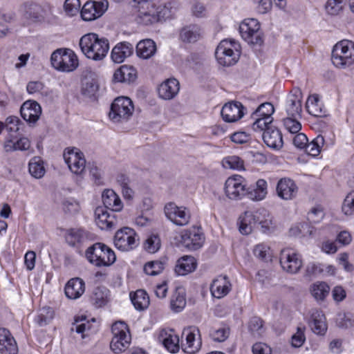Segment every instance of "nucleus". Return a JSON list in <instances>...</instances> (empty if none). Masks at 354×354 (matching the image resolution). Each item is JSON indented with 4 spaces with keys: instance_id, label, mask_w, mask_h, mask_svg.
Segmentation results:
<instances>
[{
    "instance_id": "nucleus-1",
    "label": "nucleus",
    "mask_w": 354,
    "mask_h": 354,
    "mask_svg": "<svg viewBox=\"0 0 354 354\" xmlns=\"http://www.w3.org/2000/svg\"><path fill=\"white\" fill-rule=\"evenodd\" d=\"M80 46L82 53L87 58L95 61L102 60L109 50L108 39L100 37L95 33L83 35L80 40Z\"/></svg>"
},
{
    "instance_id": "nucleus-2",
    "label": "nucleus",
    "mask_w": 354,
    "mask_h": 354,
    "mask_svg": "<svg viewBox=\"0 0 354 354\" xmlns=\"http://www.w3.org/2000/svg\"><path fill=\"white\" fill-rule=\"evenodd\" d=\"M171 3L156 6L154 3L138 7L136 21L144 26H150L171 17Z\"/></svg>"
},
{
    "instance_id": "nucleus-3",
    "label": "nucleus",
    "mask_w": 354,
    "mask_h": 354,
    "mask_svg": "<svg viewBox=\"0 0 354 354\" xmlns=\"http://www.w3.org/2000/svg\"><path fill=\"white\" fill-rule=\"evenodd\" d=\"M331 60L333 65L340 69L354 65V42L344 39L337 42L333 48Z\"/></svg>"
},
{
    "instance_id": "nucleus-4",
    "label": "nucleus",
    "mask_w": 354,
    "mask_h": 354,
    "mask_svg": "<svg viewBox=\"0 0 354 354\" xmlns=\"http://www.w3.org/2000/svg\"><path fill=\"white\" fill-rule=\"evenodd\" d=\"M88 261L97 267H108L113 264L116 256L113 250L102 243H96L86 251Z\"/></svg>"
},
{
    "instance_id": "nucleus-5",
    "label": "nucleus",
    "mask_w": 354,
    "mask_h": 354,
    "mask_svg": "<svg viewBox=\"0 0 354 354\" xmlns=\"http://www.w3.org/2000/svg\"><path fill=\"white\" fill-rule=\"evenodd\" d=\"M239 48V44L234 41L222 40L215 51V57L218 63L223 66L235 64L240 57Z\"/></svg>"
},
{
    "instance_id": "nucleus-6",
    "label": "nucleus",
    "mask_w": 354,
    "mask_h": 354,
    "mask_svg": "<svg viewBox=\"0 0 354 354\" xmlns=\"http://www.w3.org/2000/svg\"><path fill=\"white\" fill-rule=\"evenodd\" d=\"M50 61L54 68L62 72L73 71L79 65L77 55L68 48H59L54 51Z\"/></svg>"
},
{
    "instance_id": "nucleus-7",
    "label": "nucleus",
    "mask_w": 354,
    "mask_h": 354,
    "mask_svg": "<svg viewBox=\"0 0 354 354\" xmlns=\"http://www.w3.org/2000/svg\"><path fill=\"white\" fill-rule=\"evenodd\" d=\"M113 337L110 344L111 350L115 353H120L129 348L131 343V335L126 323L116 322L111 328Z\"/></svg>"
},
{
    "instance_id": "nucleus-8",
    "label": "nucleus",
    "mask_w": 354,
    "mask_h": 354,
    "mask_svg": "<svg viewBox=\"0 0 354 354\" xmlns=\"http://www.w3.org/2000/svg\"><path fill=\"white\" fill-rule=\"evenodd\" d=\"M133 105L130 98L127 97H117L111 106L109 118L114 122L127 120L132 115Z\"/></svg>"
},
{
    "instance_id": "nucleus-9",
    "label": "nucleus",
    "mask_w": 354,
    "mask_h": 354,
    "mask_svg": "<svg viewBox=\"0 0 354 354\" xmlns=\"http://www.w3.org/2000/svg\"><path fill=\"white\" fill-rule=\"evenodd\" d=\"M239 32L248 44L261 45L263 43L260 24L255 19H245L239 26Z\"/></svg>"
},
{
    "instance_id": "nucleus-10",
    "label": "nucleus",
    "mask_w": 354,
    "mask_h": 354,
    "mask_svg": "<svg viewBox=\"0 0 354 354\" xmlns=\"http://www.w3.org/2000/svg\"><path fill=\"white\" fill-rule=\"evenodd\" d=\"M139 239L136 232L130 227H123L117 231L114 244L122 251H129L138 245Z\"/></svg>"
},
{
    "instance_id": "nucleus-11",
    "label": "nucleus",
    "mask_w": 354,
    "mask_h": 354,
    "mask_svg": "<svg viewBox=\"0 0 354 354\" xmlns=\"http://www.w3.org/2000/svg\"><path fill=\"white\" fill-rule=\"evenodd\" d=\"M64 159L69 169L76 175L84 173L86 160L83 153L77 148H67L64 152Z\"/></svg>"
},
{
    "instance_id": "nucleus-12",
    "label": "nucleus",
    "mask_w": 354,
    "mask_h": 354,
    "mask_svg": "<svg viewBox=\"0 0 354 354\" xmlns=\"http://www.w3.org/2000/svg\"><path fill=\"white\" fill-rule=\"evenodd\" d=\"M225 193L231 200H240L246 194V183L243 177L233 175L229 177L225 183Z\"/></svg>"
},
{
    "instance_id": "nucleus-13",
    "label": "nucleus",
    "mask_w": 354,
    "mask_h": 354,
    "mask_svg": "<svg viewBox=\"0 0 354 354\" xmlns=\"http://www.w3.org/2000/svg\"><path fill=\"white\" fill-rule=\"evenodd\" d=\"M165 213L169 221L179 226L187 225L191 219L189 209L183 206H177L174 203H167L165 206Z\"/></svg>"
},
{
    "instance_id": "nucleus-14",
    "label": "nucleus",
    "mask_w": 354,
    "mask_h": 354,
    "mask_svg": "<svg viewBox=\"0 0 354 354\" xmlns=\"http://www.w3.org/2000/svg\"><path fill=\"white\" fill-rule=\"evenodd\" d=\"M182 337H185V342H182V350L188 354L197 353L201 347L202 341L200 330L197 327L192 326L184 329Z\"/></svg>"
},
{
    "instance_id": "nucleus-15",
    "label": "nucleus",
    "mask_w": 354,
    "mask_h": 354,
    "mask_svg": "<svg viewBox=\"0 0 354 354\" xmlns=\"http://www.w3.org/2000/svg\"><path fill=\"white\" fill-rule=\"evenodd\" d=\"M180 241L189 250L201 248L205 241V236L200 228L192 227L180 232Z\"/></svg>"
},
{
    "instance_id": "nucleus-16",
    "label": "nucleus",
    "mask_w": 354,
    "mask_h": 354,
    "mask_svg": "<svg viewBox=\"0 0 354 354\" xmlns=\"http://www.w3.org/2000/svg\"><path fill=\"white\" fill-rule=\"evenodd\" d=\"M280 264L286 272L295 274L301 268L302 261L299 254L292 249L286 248L281 251Z\"/></svg>"
},
{
    "instance_id": "nucleus-17",
    "label": "nucleus",
    "mask_w": 354,
    "mask_h": 354,
    "mask_svg": "<svg viewBox=\"0 0 354 354\" xmlns=\"http://www.w3.org/2000/svg\"><path fill=\"white\" fill-rule=\"evenodd\" d=\"M109 7L106 0L89 1L81 10V16L84 21H92L102 16Z\"/></svg>"
},
{
    "instance_id": "nucleus-18",
    "label": "nucleus",
    "mask_w": 354,
    "mask_h": 354,
    "mask_svg": "<svg viewBox=\"0 0 354 354\" xmlns=\"http://www.w3.org/2000/svg\"><path fill=\"white\" fill-rule=\"evenodd\" d=\"M157 339L169 352L176 353L179 351V337L173 329L162 328L160 330Z\"/></svg>"
},
{
    "instance_id": "nucleus-19",
    "label": "nucleus",
    "mask_w": 354,
    "mask_h": 354,
    "mask_svg": "<svg viewBox=\"0 0 354 354\" xmlns=\"http://www.w3.org/2000/svg\"><path fill=\"white\" fill-rule=\"evenodd\" d=\"M245 108L239 102L226 103L221 109V116L226 122H235L245 115Z\"/></svg>"
},
{
    "instance_id": "nucleus-20",
    "label": "nucleus",
    "mask_w": 354,
    "mask_h": 354,
    "mask_svg": "<svg viewBox=\"0 0 354 354\" xmlns=\"http://www.w3.org/2000/svg\"><path fill=\"white\" fill-rule=\"evenodd\" d=\"M301 100L302 94L299 89L295 90L288 95L285 105L287 116L301 117L302 111Z\"/></svg>"
},
{
    "instance_id": "nucleus-21",
    "label": "nucleus",
    "mask_w": 354,
    "mask_h": 354,
    "mask_svg": "<svg viewBox=\"0 0 354 354\" xmlns=\"http://www.w3.org/2000/svg\"><path fill=\"white\" fill-rule=\"evenodd\" d=\"M232 288L231 283L226 275H219L213 279L210 285L212 295L218 299L227 295Z\"/></svg>"
},
{
    "instance_id": "nucleus-22",
    "label": "nucleus",
    "mask_w": 354,
    "mask_h": 354,
    "mask_svg": "<svg viewBox=\"0 0 354 354\" xmlns=\"http://www.w3.org/2000/svg\"><path fill=\"white\" fill-rule=\"evenodd\" d=\"M20 112L26 122L29 124H35L41 114V108L37 102L28 100L22 104Z\"/></svg>"
},
{
    "instance_id": "nucleus-23",
    "label": "nucleus",
    "mask_w": 354,
    "mask_h": 354,
    "mask_svg": "<svg viewBox=\"0 0 354 354\" xmlns=\"http://www.w3.org/2000/svg\"><path fill=\"white\" fill-rule=\"evenodd\" d=\"M298 187L290 178H281L277 185V193L283 200H292L297 196Z\"/></svg>"
},
{
    "instance_id": "nucleus-24",
    "label": "nucleus",
    "mask_w": 354,
    "mask_h": 354,
    "mask_svg": "<svg viewBox=\"0 0 354 354\" xmlns=\"http://www.w3.org/2000/svg\"><path fill=\"white\" fill-rule=\"evenodd\" d=\"M0 353H18V346L14 337L8 330L4 328H0Z\"/></svg>"
},
{
    "instance_id": "nucleus-25",
    "label": "nucleus",
    "mask_w": 354,
    "mask_h": 354,
    "mask_svg": "<svg viewBox=\"0 0 354 354\" xmlns=\"http://www.w3.org/2000/svg\"><path fill=\"white\" fill-rule=\"evenodd\" d=\"M95 214L96 225L101 230H111L117 224L115 216L110 214L104 207H97Z\"/></svg>"
},
{
    "instance_id": "nucleus-26",
    "label": "nucleus",
    "mask_w": 354,
    "mask_h": 354,
    "mask_svg": "<svg viewBox=\"0 0 354 354\" xmlns=\"http://www.w3.org/2000/svg\"><path fill=\"white\" fill-rule=\"evenodd\" d=\"M262 136L264 142L268 147L279 150L283 147L282 133L278 129L273 127L269 128L263 133Z\"/></svg>"
},
{
    "instance_id": "nucleus-27",
    "label": "nucleus",
    "mask_w": 354,
    "mask_h": 354,
    "mask_svg": "<svg viewBox=\"0 0 354 354\" xmlns=\"http://www.w3.org/2000/svg\"><path fill=\"white\" fill-rule=\"evenodd\" d=\"M133 53V46L127 41L118 43L112 49L111 57L115 63H122Z\"/></svg>"
},
{
    "instance_id": "nucleus-28",
    "label": "nucleus",
    "mask_w": 354,
    "mask_h": 354,
    "mask_svg": "<svg viewBox=\"0 0 354 354\" xmlns=\"http://www.w3.org/2000/svg\"><path fill=\"white\" fill-rule=\"evenodd\" d=\"M180 89L179 82L174 78L168 79L158 87V92L160 97L164 100L173 99Z\"/></svg>"
},
{
    "instance_id": "nucleus-29",
    "label": "nucleus",
    "mask_w": 354,
    "mask_h": 354,
    "mask_svg": "<svg viewBox=\"0 0 354 354\" xmlns=\"http://www.w3.org/2000/svg\"><path fill=\"white\" fill-rule=\"evenodd\" d=\"M20 12L24 19H27L30 23L38 22L43 19L41 14V6L32 2L24 3L21 6Z\"/></svg>"
},
{
    "instance_id": "nucleus-30",
    "label": "nucleus",
    "mask_w": 354,
    "mask_h": 354,
    "mask_svg": "<svg viewBox=\"0 0 354 354\" xmlns=\"http://www.w3.org/2000/svg\"><path fill=\"white\" fill-rule=\"evenodd\" d=\"M85 291V283L80 278L70 279L65 286V295L71 299L80 297Z\"/></svg>"
},
{
    "instance_id": "nucleus-31",
    "label": "nucleus",
    "mask_w": 354,
    "mask_h": 354,
    "mask_svg": "<svg viewBox=\"0 0 354 354\" xmlns=\"http://www.w3.org/2000/svg\"><path fill=\"white\" fill-rule=\"evenodd\" d=\"M196 267V259L192 256L185 255L177 261L175 272L178 275L184 276L194 272Z\"/></svg>"
},
{
    "instance_id": "nucleus-32",
    "label": "nucleus",
    "mask_w": 354,
    "mask_h": 354,
    "mask_svg": "<svg viewBox=\"0 0 354 354\" xmlns=\"http://www.w3.org/2000/svg\"><path fill=\"white\" fill-rule=\"evenodd\" d=\"M268 194V183L264 179H259L255 186L246 188L245 196L252 201H260L263 200Z\"/></svg>"
},
{
    "instance_id": "nucleus-33",
    "label": "nucleus",
    "mask_w": 354,
    "mask_h": 354,
    "mask_svg": "<svg viewBox=\"0 0 354 354\" xmlns=\"http://www.w3.org/2000/svg\"><path fill=\"white\" fill-rule=\"evenodd\" d=\"M102 202L105 208L113 212H120L123 207L121 199L112 189H106L102 195Z\"/></svg>"
},
{
    "instance_id": "nucleus-34",
    "label": "nucleus",
    "mask_w": 354,
    "mask_h": 354,
    "mask_svg": "<svg viewBox=\"0 0 354 354\" xmlns=\"http://www.w3.org/2000/svg\"><path fill=\"white\" fill-rule=\"evenodd\" d=\"M252 214L256 224L261 227L263 232H269L274 228L272 217L266 209L260 208Z\"/></svg>"
},
{
    "instance_id": "nucleus-35",
    "label": "nucleus",
    "mask_w": 354,
    "mask_h": 354,
    "mask_svg": "<svg viewBox=\"0 0 354 354\" xmlns=\"http://www.w3.org/2000/svg\"><path fill=\"white\" fill-rule=\"evenodd\" d=\"M156 50V44L151 39L141 40L136 45V55L144 59H148L153 57Z\"/></svg>"
},
{
    "instance_id": "nucleus-36",
    "label": "nucleus",
    "mask_w": 354,
    "mask_h": 354,
    "mask_svg": "<svg viewBox=\"0 0 354 354\" xmlns=\"http://www.w3.org/2000/svg\"><path fill=\"white\" fill-rule=\"evenodd\" d=\"M109 290L104 286L95 288L90 296V301L95 308L104 306L109 301Z\"/></svg>"
},
{
    "instance_id": "nucleus-37",
    "label": "nucleus",
    "mask_w": 354,
    "mask_h": 354,
    "mask_svg": "<svg viewBox=\"0 0 354 354\" xmlns=\"http://www.w3.org/2000/svg\"><path fill=\"white\" fill-rule=\"evenodd\" d=\"M137 77L136 68L132 66L122 65L113 74V79L118 82H131Z\"/></svg>"
},
{
    "instance_id": "nucleus-38",
    "label": "nucleus",
    "mask_w": 354,
    "mask_h": 354,
    "mask_svg": "<svg viewBox=\"0 0 354 354\" xmlns=\"http://www.w3.org/2000/svg\"><path fill=\"white\" fill-rule=\"evenodd\" d=\"M201 37V28L194 24L183 27L180 32V39L185 43H194Z\"/></svg>"
},
{
    "instance_id": "nucleus-39",
    "label": "nucleus",
    "mask_w": 354,
    "mask_h": 354,
    "mask_svg": "<svg viewBox=\"0 0 354 354\" xmlns=\"http://www.w3.org/2000/svg\"><path fill=\"white\" fill-rule=\"evenodd\" d=\"M306 108L308 113L315 117H322L325 115L323 104L316 94L308 97Z\"/></svg>"
},
{
    "instance_id": "nucleus-40",
    "label": "nucleus",
    "mask_w": 354,
    "mask_h": 354,
    "mask_svg": "<svg viewBox=\"0 0 354 354\" xmlns=\"http://www.w3.org/2000/svg\"><path fill=\"white\" fill-rule=\"evenodd\" d=\"M30 141L26 137H22L17 141H14L10 137H8L4 142L3 147L6 151L10 152L14 151H27L30 147Z\"/></svg>"
},
{
    "instance_id": "nucleus-41",
    "label": "nucleus",
    "mask_w": 354,
    "mask_h": 354,
    "mask_svg": "<svg viewBox=\"0 0 354 354\" xmlns=\"http://www.w3.org/2000/svg\"><path fill=\"white\" fill-rule=\"evenodd\" d=\"M186 294L184 288L178 287L176 289L171 298V310L175 313L182 311L186 306Z\"/></svg>"
},
{
    "instance_id": "nucleus-42",
    "label": "nucleus",
    "mask_w": 354,
    "mask_h": 354,
    "mask_svg": "<svg viewBox=\"0 0 354 354\" xmlns=\"http://www.w3.org/2000/svg\"><path fill=\"white\" fill-rule=\"evenodd\" d=\"M130 299L138 310H143L149 305V297L144 290H138L135 292H131Z\"/></svg>"
},
{
    "instance_id": "nucleus-43",
    "label": "nucleus",
    "mask_w": 354,
    "mask_h": 354,
    "mask_svg": "<svg viewBox=\"0 0 354 354\" xmlns=\"http://www.w3.org/2000/svg\"><path fill=\"white\" fill-rule=\"evenodd\" d=\"M330 286L324 281H317L310 286L311 295L317 301H324L330 292Z\"/></svg>"
},
{
    "instance_id": "nucleus-44",
    "label": "nucleus",
    "mask_w": 354,
    "mask_h": 354,
    "mask_svg": "<svg viewBox=\"0 0 354 354\" xmlns=\"http://www.w3.org/2000/svg\"><path fill=\"white\" fill-rule=\"evenodd\" d=\"M312 318L313 320L310 324V326L313 331L317 335H324L327 330V325L324 314L321 312L317 311L313 314Z\"/></svg>"
},
{
    "instance_id": "nucleus-45",
    "label": "nucleus",
    "mask_w": 354,
    "mask_h": 354,
    "mask_svg": "<svg viewBox=\"0 0 354 354\" xmlns=\"http://www.w3.org/2000/svg\"><path fill=\"white\" fill-rule=\"evenodd\" d=\"M257 225L252 212H246L240 217L239 231L241 234H250Z\"/></svg>"
},
{
    "instance_id": "nucleus-46",
    "label": "nucleus",
    "mask_w": 354,
    "mask_h": 354,
    "mask_svg": "<svg viewBox=\"0 0 354 354\" xmlns=\"http://www.w3.org/2000/svg\"><path fill=\"white\" fill-rule=\"evenodd\" d=\"M29 172L35 178H41L45 174V168L42 160L37 156L33 157L29 162Z\"/></svg>"
},
{
    "instance_id": "nucleus-47",
    "label": "nucleus",
    "mask_w": 354,
    "mask_h": 354,
    "mask_svg": "<svg viewBox=\"0 0 354 354\" xmlns=\"http://www.w3.org/2000/svg\"><path fill=\"white\" fill-rule=\"evenodd\" d=\"M324 137L321 135L317 136L310 142L307 144L305 147L306 152L314 157L318 156L324 147Z\"/></svg>"
},
{
    "instance_id": "nucleus-48",
    "label": "nucleus",
    "mask_w": 354,
    "mask_h": 354,
    "mask_svg": "<svg viewBox=\"0 0 354 354\" xmlns=\"http://www.w3.org/2000/svg\"><path fill=\"white\" fill-rule=\"evenodd\" d=\"M98 89V84L95 79L91 77H85L82 80V93L87 97L95 95Z\"/></svg>"
},
{
    "instance_id": "nucleus-49",
    "label": "nucleus",
    "mask_w": 354,
    "mask_h": 354,
    "mask_svg": "<svg viewBox=\"0 0 354 354\" xmlns=\"http://www.w3.org/2000/svg\"><path fill=\"white\" fill-rule=\"evenodd\" d=\"M252 118L254 120L252 126L254 131L264 132L266 129L272 127V118L259 117L252 114Z\"/></svg>"
},
{
    "instance_id": "nucleus-50",
    "label": "nucleus",
    "mask_w": 354,
    "mask_h": 354,
    "mask_svg": "<svg viewBox=\"0 0 354 354\" xmlns=\"http://www.w3.org/2000/svg\"><path fill=\"white\" fill-rule=\"evenodd\" d=\"M224 167L232 169H244L243 160L237 156H230L223 158L222 161Z\"/></svg>"
},
{
    "instance_id": "nucleus-51",
    "label": "nucleus",
    "mask_w": 354,
    "mask_h": 354,
    "mask_svg": "<svg viewBox=\"0 0 354 354\" xmlns=\"http://www.w3.org/2000/svg\"><path fill=\"white\" fill-rule=\"evenodd\" d=\"M54 317V311L50 307H43L40 309L39 314L35 318V322L40 326L48 324Z\"/></svg>"
},
{
    "instance_id": "nucleus-52",
    "label": "nucleus",
    "mask_w": 354,
    "mask_h": 354,
    "mask_svg": "<svg viewBox=\"0 0 354 354\" xmlns=\"http://www.w3.org/2000/svg\"><path fill=\"white\" fill-rule=\"evenodd\" d=\"M301 117L287 116L283 118V123L285 129L290 133L295 134L299 132L301 124L298 120Z\"/></svg>"
},
{
    "instance_id": "nucleus-53",
    "label": "nucleus",
    "mask_w": 354,
    "mask_h": 354,
    "mask_svg": "<svg viewBox=\"0 0 354 354\" xmlns=\"http://www.w3.org/2000/svg\"><path fill=\"white\" fill-rule=\"evenodd\" d=\"M91 330V324L86 318L78 319H75V322L71 327L72 331L82 334V337L84 338L88 335V332Z\"/></svg>"
},
{
    "instance_id": "nucleus-54",
    "label": "nucleus",
    "mask_w": 354,
    "mask_h": 354,
    "mask_svg": "<svg viewBox=\"0 0 354 354\" xmlns=\"http://www.w3.org/2000/svg\"><path fill=\"white\" fill-rule=\"evenodd\" d=\"M161 241L160 237L156 234L149 235L144 243V248L149 253L156 252L160 248Z\"/></svg>"
},
{
    "instance_id": "nucleus-55",
    "label": "nucleus",
    "mask_w": 354,
    "mask_h": 354,
    "mask_svg": "<svg viewBox=\"0 0 354 354\" xmlns=\"http://www.w3.org/2000/svg\"><path fill=\"white\" fill-rule=\"evenodd\" d=\"M164 263L160 261L147 262L144 266V271L148 275L155 276L164 270Z\"/></svg>"
},
{
    "instance_id": "nucleus-56",
    "label": "nucleus",
    "mask_w": 354,
    "mask_h": 354,
    "mask_svg": "<svg viewBox=\"0 0 354 354\" xmlns=\"http://www.w3.org/2000/svg\"><path fill=\"white\" fill-rule=\"evenodd\" d=\"M344 0H328L325 5L326 12L330 15H337L343 9Z\"/></svg>"
},
{
    "instance_id": "nucleus-57",
    "label": "nucleus",
    "mask_w": 354,
    "mask_h": 354,
    "mask_svg": "<svg viewBox=\"0 0 354 354\" xmlns=\"http://www.w3.org/2000/svg\"><path fill=\"white\" fill-rule=\"evenodd\" d=\"M274 112L273 105L270 102H265L260 104L252 114L259 117L272 118Z\"/></svg>"
},
{
    "instance_id": "nucleus-58",
    "label": "nucleus",
    "mask_w": 354,
    "mask_h": 354,
    "mask_svg": "<svg viewBox=\"0 0 354 354\" xmlns=\"http://www.w3.org/2000/svg\"><path fill=\"white\" fill-rule=\"evenodd\" d=\"M84 236V232L80 229L68 230L66 234L67 243L74 246L77 243H80Z\"/></svg>"
},
{
    "instance_id": "nucleus-59",
    "label": "nucleus",
    "mask_w": 354,
    "mask_h": 354,
    "mask_svg": "<svg viewBox=\"0 0 354 354\" xmlns=\"http://www.w3.org/2000/svg\"><path fill=\"white\" fill-rule=\"evenodd\" d=\"M230 328L222 326L218 328H214L210 332V337L215 342H224L229 337Z\"/></svg>"
},
{
    "instance_id": "nucleus-60",
    "label": "nucleus",
    "mask_w": 354,
    "mask_h": 354,
    "mask_svg": "<svg viewBox=\"0 0 354 354\" xmlns=\"http://www.w3.org/2000/svg\"><path fill=\"white\" fill-rule=\"evenodd\" d=\"M6 130L10 135L11 138L12 133H17L19 130V126L21 124L20 119L17 116H9L6 120Z\"/></svg>"
},
{
    "instance_id": "nucleus-61",
    "label": "nucleus",
    "mask_w": 354,
    "mask_h": 354,
    "mask_svg": "<svg viewBox=\"0 0 354 354\" xmlns=\"http://www.w3.org/2000/svg\"><path fill=\"white\" fill-rule=\"evenodd\" d=\"M80 0H66L64 5V11L69 16L76 15L80 11Z\"/></svg>"
},
{
    "instance_id": "nucleus-62",
    "label": "nucleus",
    "mask_w": 354,
    "mask_h": 354,
    "mask_svg": "<svg viewBox=\"0 0 354 354\" xmlns=\"http://www.w3.org/2000/svg\"><path fill=\"white\" fill-rule=\"evenodd\" d=\"M342 211L346 215L354 214V190L351 192L344 198Z\"/></svg>"
},
{
    "instance_id": "nucleus-63",
    "label": "nucleus",
    "mask_w": 354,
    "mask_h": 354,
    "mask_svg": "<svg viewBox=\"0 0 354 354\" xmlns=\"http://www.w3.org/2000/svg\"><path fill=\"white\" fill-rule=\"evenodd\" d=\"M118 182L120 183L122 187V193L124 198L131 200L133 197L134 192L131 188L128 185V179L125 176L122 175L118 178Z\"/></svg>"
},
{
    "instance_id": "nucleus-64",
    "label": "nucleus",
    "mask_w": 354,
    "mask_h": 354,
    "mask_svg": "<svg viewBox=\"0 0 354 354\" xmlns=\"http://www.w3.org/2000/svg\"><path fill=\"white\" fill-rule=\"evenodd\" d=\"M63 209L65 212L75 214L80 209V205L77 201L73 198H68L63 202Z\"/></svg>"
}]
</instances>
